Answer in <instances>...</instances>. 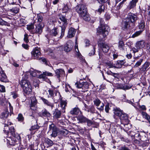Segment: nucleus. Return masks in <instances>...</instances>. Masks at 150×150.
Returning <instances> with one entry per match:
<instances>
[{"label": "nucleus", "mask_w": 150, "mask_h": 150, "mask_svg": "<svg viewBox=\"0 0 150 150\" xmlns=\"http://www.w3.org/2000/svg\"><path fill=\"white\" fill-rule=\"evenodd\" d=\"M28 78L27 75H24L20 84L24 93L29 94L32 92V87L30 82L27 80Z\"/></svg>", "instance_id": "obj_1"}, {"label": "nucleus", "mask_w": 150, "mask_h": 150, "mask_svg": "<svg viewBox=\"0 0 150 150\" xmlns=\"http://www.w3.org/2000/svg\"><path fill=\"white\" fill-rule=\"evenodd\" d=\"M59 17L60 20L58 21L59 26L61 27V35L60 36V38H62L64 35V32L68 24L67 19L62 14H59Z\"/></svg>", "instance_id": "obj_2"}, {"label": "nucleus", "mask_w": 150, "mask_h": 150, "mask_svg": "<svg viewBox=\"0 0 150 150\" xmlns=\"http://www.w3.org/2000/svg\"><path fill=\"white\" fill-rule=\"evenodd\" d=\"M100 23V26L98 28V32L102 34L104 38L108 34V26L104 24L103 19L102 18L99 19Z\"/></svg>", "instance_id": "obj_3"}, {"label": "nucleus", "mask_w": 150, "mask_h": 150, "mask_svg": "<svg viewBox=\"0 0 150 150\" xmlns=\"http://www.w3.org/2000/svg\"><path fill=\"white\" fill-rule=\"evenodd\" d=\"M114 118L116 119L115 122H117V119L119 118L122 121L127 122L128 118L127 114L123 113L122 111L118 109H116L114 112Z\"/></svg>", "instance_id": "obj_4"}, {"label": "nucleus", "mask_w": 150, "mask_h": 150, "mask_svg": "<svg viewBox=\"0 0 150 150\" xmlns=\"http://www.w3.org/2000/svg\"><path fill=\"white\" fill-rule=\"evenodd\" d=\"M76 11L80 16H84L87 12V8L85 5L79 4L76 7Z\"/></svg>", "instance_id": "obj_5"}, {"label": "nucleus", "mask_w": 150, "mask_h": 150, "mask_svg": "<svg viewBox=\"0 0 150 150\" xmlns=\"http://www.w3.org/2000/svg\"><path fill=\"white\" fill-rule=\"evenodd\" d=\"M126 19L129 21L130 23L134 24L137 20L138 17L134 14L129 13H128Z\"/></svg>", "instance_id": "obj_6"}, {"label": "nucleus", "mask_w": 150, "mask_h": 150, "mask_svg": "<svg viewBox=\"0 0 150 150\" xmlns=\"http://www.w3.org/2000/svg\"><path fill=\"white\" fill-rule=\"evenodd\" d=\"M32 57L34 59H39L41 53L40 49L38 47L34 48L31 52Z\"/></svg>", "instance_id": "obj_7"}, {"label": "nucleus", "mask_w": 150, "mask_h": 150, "mask_svg": "<svg viewBox=\"0 0 150 150\" xmlns=\"http://www.w3.org/2000/svg\"><path fill=\"white\" fill-rule=\"evenodd\" d=\"M73 46V42L71 40H69L64 45V51L67 52H70L72 50Z\"/></svg>", "instance_id": "obj_8"}, {"label": "nucleus", "mask_w": 150, "mask_h": 150, "mask_svg": "<svg viewBox=\"0 0 150 150\" xmlns=\"http://www.w3.org/2000/svg\"><path fill=\"white\" fill-rule=\"evenodd\" d=\"M49 129L50 131H52L51 136L52 137H56L57 134L58 129L53 124H52L49 126Z\"/></svg>", "instance_id": "obj_9"}, {"label": "nucleus", "mask_w": 150, "mask_h": 150, "mask_svg": "<svg viewBox=\"0 0 150 150\" xmlns=\"http://www.w3.org/2000/svg\"><path fill=\"white\" fill-rule=\"evenodd\" d=\"M98 45L100 47L104 52H107L110 49L109 46L107 43L100 42Z\"/></svg>", "instance_id": "obj_10"}, {"label": "nucleus", "mask_w": 150, "mask_h": 150, "mask_svg": "<svg viewBox=\"0 0 150 150\" xmlns=\"http://www.w3.org/2000/svg\"><path fill=\"white\" fill-rule=\"evenodd\" d=\"M130 22L126 18L122 21V23L121 27L122 29L123 30L127 29L130 26Z\"/></svg>", "instance_id": "obj_11"}, {"label": "nucleus", "mask_w": 150, "mask_h": 150, "mask_svg": "<svg viewBox=\"0 0 150 150\" xmlns=\"http://www.w3.org/2000/svg\"><path fill=\"white\" fill-rule=\"evenodd\" d=\"M53 114L54 118L58 119L61 117L62 112L60 110L56 109L54 111Z\"/></svg>", "instance_id": "obj_12"}, {"label": "nucleus", "mask_w": 150, "mask_h": 150, "mask_svg": "<svg viewBox=\"0 0 150 150\" xmlns=\"http://www.w3.org/2000/svg\"><path fill=\"white\" fill-rule=\"evenodd\" d=\"M67 100H63L62 98L60 99V106L61 108L62 109L64 110L63 111V112H65V110L67 106Z\"/></svg>", "instance_id": "obj_13"}, {"label": "nucleus", "mask_w": 150, "mask_h": 150, "mask_svg": "<svg viewBox=\"0 0 150 150\" xmlns=\"http://www.w3.org/2000/svg\"><path fill=\"white\" fill-rule=\"evenodd\" d=\"M41 116L42 117L47 118L48 120V118H50L51 115L47 110L45 109L42 110L41 114Z\"/></svg>", "instance_id": "obj_14"}, {"label": "nucleus", "mask_w": 150, "mask_h": 150, "mask_svg": "<svg viewBox=\"0 0 150 150\" xmlns=\"http://www.w3.org/2000/svg\"><path fill=\"white\" fill-rule=\"evenodd\" d=\"M76 32V30L73 28H70L69 30L67 37L69 38H72L75 35Z\"/></svg>", "instance_id": "obj_15"}, {"label": "nucleus", "mask_w": 150, "mask_h": 150, "mask_svg": "<svg viewBox=\"0 0 150 150\" xmlns=\"http://www.w3.org/2000/svg\"><path fill=\"white\" fill-rule=\"evenodd\" d=\"M80 112H81V111L79 108L77 107H76L71 110L70 111V113L72 115H78Z\"/></svg>", "instance_id": "obj_16"}, {"label": "nucleus", "mask_w": 150, "mask_h": 150, "mask_svg": "<svg viewBox=\"0 0 150 150\" xmlns=\"http://www.w3.org/2000/svg\"><path fill=\"white\" fill-rule=\"evenodd\" d=\"M55 72L56 74V76L58 78H59L61 75L64 74V71L62 69H56L55 71Z\"/></svg>", "instance_id": "obj_17"}, {"label": "nucleus", "mask_w": 150, "mask_h": 150, "mask_svg": "<svg viewBox=\"0 0 150 150\" xmlns=\"http://www.w3.org/2000/svg\"><path fill=\"white\" fill-rule=\"evenodd\" d=\"M145 44H146L144 41H140L136 43V47L138 48H143L145 46Z\"/></svg>", "instance_id": "obj_18"}, {"label": "nucleus", "mask_w": 150, "mask_h": 150, "mask_svg": "<svg viewBox=\"0 0 150 150\" xmlns=\"http://www.w3.org/2000/svg\"><path fill=\"white\" fill-rule=\"evenodd\" d=\"M125 63V60H121L117 62L116 64H114V68H121L122 65Z\"/></svg>", "instance_id": "obj_19"}, {"label": "nucleus", "mask_w": 150, "mask_h": 150, "mask_svg": "<svg viewBox=\"0 0 150 150\" xmlns=\"http://www.w3.org/2000/svg\"><path fill=\"white\" fill-rule=\"evenodd\" d=\"M85 109L84 110L88 112H90L91 113H93L94 111L95 108L93 106H89L88 107L86 104H85Z\"/></svg>", "instance_id": "obj_20"}, {"label": "nucleus", "mask_w": 150, "mask_h": 150, "mask_svg": "<svg viewBox=\"0 0 150 150\" xmlns=\"http://www.w3.org/2000/svg\"><path fill=\"white\" fill-rule=\"evenodd\" d=\"M87 118L83 115H81L78 116L77 119L79 123H84L86 122Z\"/></svg>", "instance_id": "obj_21"}, {"label": "nucleus", "mask_w": 150, "mask_h": 150, "mask_svg": "<svg viewBox=\"0 0 150 150\" xmlns=\"http://www.w3.org/2000/svg\"><path fill=\"white\" fill-rule=\"evenodd\" d=\"M138 0H132L129 3V5L128 6V8L130 9L132 8H134L136 6L137 2H138Z\"/></svg>", "instance_id": "obj_22"}, {"label": "nucleus", "mask_w": 150, "mask_h": 150, "mask_svg": "<svg viewBox=\"0 0 150 150\" xmlns=\"http://www.w3.org/2000/svg\"><path fill=\"white\" fill-rule=\"evenodd\" d=\"M41 99L45 104L46 105L50 107L52 109L54 107V105L53 103H50L47 99L43 98H42Z\"/></svg>", "instance_id": "obj_23"}, {"label": "nucleus", "mask_w": 150, "mask_h": 150, "mask_svg": "<svg viewBox=\"0 0 150 150\" xmlns=\"http://www.w3.org/2000/svg\"><path fill=\"white\" fill-rule=\"evenodd\" d=\"M31 103L30 104V108L32 109V108L33 107L35 106L37 104V101L36 99V98L35 96H33L31 97Z\"/></svg>", "instance_id": "obj_24"}, {"label": "nucleus", "mask_w": 150, "mask_h": 150, "mask_svg": "<svg viewBox=\"0 0 150 150\" xmlns=\"http://www.w3.org/2000/svg\"><path fill=\"white\" fill-rule=\"evenodd\" d=\"M19 6H17L12 9H10L9 11L13 13H17L19 12Z\"/></svg>", "instance_id": "obj_25"}, {"label": "nucleus", "mask_w": 150, "mask_h": 150, "mask_svg": "<svg viewBox=\"0 0 150 150\" xmlns=\"http://www.w3.org/2000/svg\"><path fill=\"white\" fill-rule=\"evenodd\" d=\"M1 81L2 82H6L7 81V77L3 71L1 72Z\"/></svg>", "instance_id": "obj_26"}, {"label": "nucleus", "mask_w": 150, "mask_h": 150, "mask_svg": "<svg viewBox=\"0 0 150 150\" xmlns=\"http://www.w3.org/2000/svg\"><path fill=\"white\" fill-rule=\"evenodd\" d=\"M9 112L7 108H5L1 114V117L4 119L6 118L9 115Z\"/></svg>", "instance_id": "obj_27"}, {"label": "nucleus", "mask_w": 150, "mask_h": 150, "mask_svg": "<svg viewBox=\"0 0 150 150\" xmlns=\"http://www.w3.org/2000/svg\"><path fill=\"white\" fill-rule=\"evenodd\" d=\"M58 29L57 28H54L52 29L50 32V34L53 36H57L58 35Z\"/></svg>", "instance_id": "obj_28"}, {"label": "nucleus", "mask_w": 150, "mask_h": 150, "mask_svg": "<svg viewBox=\"0 0 150 150\" xmlns=\"http://www.w3.org/2000/svg\"><path fill=\"white\" fill-rule=\"evenodd\" d=\"M150 63L148 62H146L142 66V71L143 72L147 70V68L149 66Z\"/></svg>", "instance_id": "obj_29"}, {"label": "nucleus", "mask_w": 150, "mask_h": 150, "mask_svg": "<svg viewBox=\"0 0 150 150\" xmlns=\"http://www.w3.org/2000/svg\"><path fill=\"white\" fill-rule=\"evenodd\" d=\"M48 91L49 95L50 96V97H52V98H54V93L55 94V95H56L57 93V90H53L50 89L48 90Z\"/></svg>", "instance_id": "obj_30"}, {"label": "nucleus", "mask_w": 150, "mask_h": 150, "mask_svg": "<svg viewBox=\"0 0 150 150\" xmlns=\"http://www.w3.org/2000/svg\"><path fill=\"white\" fill-rule=\"evenodd\" d=\"M42 31V25L39 24L38 25L36 28V32L38 34H40Z\"/></svg>", "instance_id": "obj_31"}, {"label": "nucleus", "mask_w": 150, "mask_h": 150, "mask_svg": "<svg viewBox=\"0 0 150 150\" xmlns=\"http://www.w3.org/2000/svg\"><path fill=\"white\" fill-rule=\"evenodd\" d=\"M40 72L36 70H34L33 71H30V74L33 77H35L37 76V74H39Z\"/></svg>", "instance_id": "obj_32"}, {"label": "nucleus", "mask_w": 150, "mask_h": 150, "mask_svg": "<svg viewBox=\"0 0 150 150\" xmlns=\"http://www.w3.org/2000/svg\"><path fill=\"white\" fill-rule=\"evenodd\" d=\"M15 131L14 127H11L9 128V131L7 132V135L10 133L13 136L15 134Z\"/></svg>", "instance_id": "obj_33"}, {"label": "nucleus", "mask_w": 150, "mask_h": 150, "mask_svg": "<svg viewBox=\"0 0 150 150\" xmlns=\"http://www.w3.org/2000/svg\"><path fill=\"white\" fill-rule=\"evenodd\" d=\"M62 10L64 13H67L70 11H71L70 7H69L67 4L64 5Z\"/></svg>", "instance_id": "obj_34"}, {"label": "nucleus", "mask_w": 150, "mask_h": 150, "mask_svg": "<svg viewBox=\"0 0 150 150\" xmlns=\"http://www.w3.org/2000/svg\"><path fill=\"white\" fill-rule=\"evenodd\" d=\"M141 114L143 118L146 119L147 120H150V117L146 112H142Z\"/></svg>", "instance_id": "obj_35"}, {"label": "nucleus", "mask_w": 150, "mask_h": 150, "mask_svg": "<svg viewBox=\"0 0 150 150\" xmlns=\"http://www.w3.org/2000/svg\"><path fill=\"white\" fill-rule=\"evenodd\" d=\"M145 27V23L144 21L142 20L139 23V28L140 29H143Z\"/></svg>", "instance_id": "obj_36"}, {"label": "nucleus", "mask_w": 150, "mask_h": 150, "mask_svg": "<svg viewBox=\"0 0 150 150\" xmlns=\"http://www.w3.org/2000/svg\"><path fill=\"white\" fill-rule=\"evenodd\" d=\"M119 87H118V88L120 89H123V90H125L127 89H129L130 88L128 86H123L121 85H119Z\"/></svg>", "instance_id": "obj_37"}, {"label": "nucleus", "mask_w": 150, "mask_h": 150, "mask_svg": "<svg viewBox=\"0 0 150 150\" xmlns=\"http://www.w3.org/2000/svg\"><path fill=\"white\" fill-rule=\"evenodd\" d=\"M60 132L61 135L64 136L67 135L68 133V131L66 129H63L60 130Z\"/></svg>", "instance_id": "obj_38"}, {"label": "nucleus", "mask_w": 150, "mask_h": 150, "mask_svg": "<svg viewBox=\"0 0 150 150\" xmlns=\"http://www.w3.org/2000/svg\"><path fill=\"white\" fill-rule=\"evenodd\" d=\"M94 104L97 106H98L101 103V101L98 98H96L93 101Z\"/></svg>", "instance_id": "obj_39"}, {"label": "nucleus", "mask_w": 150, "mask_h": 150, "mask_svg": "<svg viewBox=\"0 0 150 150\" xmlns=\"http://www.w3.org/2000/svg\"><path fill=\"white\" fill-rule=\"evenodd\" d=\"M106 66L107 67H108L109 68H114V64H113L112 63L109 62L106 63Z\"/></svg>", "instance_id": "obj_40"}, {"label": "nucleus", "mask_w": 150, "mask_h": 150, "mask_svg": "<svg viewBox=\"0 0 150 150\" xmlns=\"http://www.w3.org/2000/svg\"><path fill=\"white\" fill-rule=\"evenodd\" d=\"M143 59H140L138 61H137L135 65H134V67H137L141 65L142 63L143 62Z\"/></svg>", "instance_id": "obj_41"}, {"label": "nucleus", "mask_w": 150, "mask_h": 150, "mask_svg": "<svg viewBox=\"0 0 150 150\" xmlns=\"http://www.w3.org/2000/svg\"><path fill=\"white\" fill-rule=\"evenodd\" d=\"M88 83L87 82H83L82 88L87 89L88 88Z\"/></svg>", "instance_id": "obj_42"}, {"label": "nucleus", "mask_w": 150, "mask_h": 150, "mask_svg": "<svg viewBox=\"0 0 150 150\" xmlns=\"http://www.w3.org/2000/svg\"><path fill=\"white\" fill-rule=\"evenodd\" d=\"M39 126L37 125H35L32 126L29 130L30 131L35 130L36 129H38L39 128Z\"/></svg>", "instance_id": "obj_43"}, {"label": "nucleus", "mask_w": 150, "mask_h": 150, "mask_svg": "<svg viewBox=\"0 0 150 150\" xmlns=\"http://www.w3.org/2000/svg\"><path fill=\"white\" fill-rule=\"evenodd\" d=\"M83 18V19L85 21H88L90 20V18L88 16L87 14V12L86 13L85 15L84 16H80Z\"/></svg>", "instance_id": "obj_44"}, {"label": "nucleus", "mask_w": 150, "mask_h": 150, "mask_svg": "<svg viewBox=\"0 0 150 150\" xmlns=\"http://www.w3.org/2000/svg\"><path fill=\"white\" fill-rule=\"evenodd\" d=\"M142 31L140 30L136 32L134 34H133L132 35V37L134 38L138 36L141 34V33H142Z\"/></svg>", "instance_id": "obj_45"}, {"label": "nucleus", "mask_w": 150, "mask_h": 150, "mask_svg": "<svg viewBox=\"0 0 150 150\" xmlns=\"http://www.w3.org/2000/svg\"><path fill=\"white\" fill-rule=\"evenodd\" d=\"M86 122L87 123V125L89 127L91 126L93 124V122L88 118H87Z\"/></svg>", "instance_id": "obj_46"}, {"label": "nucleus", "mask_w": 150, "mask_h": 150, "mask_svg": "<svg viewBox=\"0 0 150 150\" xmlns=\"http://www.w3.org/2000/svg\"><path fill=\"white\" fill-rule=\"evenodd\" d=\"M124 44L123 41H120L119 42L118 47L120 49H123Z\"/></svg>", "instance_id": "obj_47"}, {"label": "nucleus", "mask_w": 150, "mask_h": 150, "mask_svg": "<svg viewBox=\"0 0 150 150\" xmlns=\"http://www.w3.org/2000/svg\"><path fill=\"white\" fill-rule=\"evenodd\" d=\"M77 57L81 61L83 62H85V59L80 53H78L77 54Z\"/></svg>", "instance_id": "obj_48"}, {"label": "nucleus", "mask_w": 150, "mask_h": 150, "mask_svg": "<svg viewBox=\"0 0 150 150\" xmlns=\"http://www.w3.org/2000/svg\"><path fill=\"white\" fill-rule=\"evenodd\" d=\"M104 11V6L103 5H101L100 6L99 8L98 9V11L100 13Z\"/></svg>", "instance_id": "obj_49"}, {"label": "nucleus", "mask_w": 150, "mask_h": 150, "mask_svg": "<svg viewBox=\"0 0 150 150\" xmlns=\"http://www.w3.org/2000/svg\"><path fill=\"white\" fill-rule=\"evenodd\" d=\"M46 143L49 146H52L53 145V142L51 140L47 139L46 140Z\"/></svg>", "instance_id": "obj_50"}, {"label": "nucleus", "mask_w": 150, "mask_h": 150, "mask_svg": "<svg viewBox=\"0 0 150 150\" xmlns=\"http://www.w3.org/2000/svg\"><path fill=\"white\" fill-rule=\"evenodd\" d=\"M75 85L77 88H82L83 86V82L82 83L78 82H76L75 83Z\"/></svg>", "instance_id": "obj_51"}, {"label": "nucleus", "mask_w": 150, "mask_h": 150, "mask_svg": "<svg viewBox=\"0 0 150 150\" xmlns=\"http://www.w3.org/2000/svg\"><path fill=\"white\" fill-rule=\"evenodd\" d=\"M0 16L1 18H7L8 19H9V18L8 17L7 15V14H5V13H0Z\"/></svg>", "instance_id": "obj_52"}, {"label": "nucleus", "mask_w": 150, "mask_h": 150, "mask_svg": "<svg viewBox=\"0 0 150 150\" xmlns=\"http://www.w3.org/2000/svg\"><path fill=\"white\" fill-rule=\"evenodd\" d=\"M24 40L27 43L29 42L28 38V35L25 34L24 35Z\"/></svg>", "instance_id": "obj_53"}, {"label": "nucleus", "mask_w": 150, "mask_h": 150, "mask_svg": "<svg viewBox=\"0 0 150 150\" xmlns=\"http://www.w3.org/2000/svg\"><path fill=\"white\" fill-rule=\"evenodd\" d=\"M17 118L18 121H22L23 120L24 118L21 114H19L18 115Z\"/></svg>", "instance_id": "obj_54"}, {"label": "nucleus", "mask_w": 150, "mask_h": 150, "mask_svg": "<svg viewBox=\"0 0 150 150\" xmlns=\"http://www.w3.org/2000/svg\"><path fill=\"white\" fill-rule=\"evenodd\" d=\"M95 52V48L93 47V49L92 51L89 53V54L90 56H92L94 54Z\"/></svg>", "instance_id": "obj_55"}, {"label": "nucleus", "mask_w": 150, "mask_h": 150, "mask_svg": "<svg viewBox=\"0 0 150 150\" xmlns=\"http://www.w3.org/2000/svg\"><path fill=\"white\" fill-rule=\"evenodd\" d=\"M0 91L2 92H4L5 91V87L0 84Z\"/></svg>", "instance_id": "obj_56"}, {"label": "nucleus", "mask_w": 150, "mask_h": 150, "mask_svg": "<svg viewBox=\"0 0 150 150\" xmlns=\"http://www.w3.org/2000/svg\"><path fill=\"white\" fill-rule=\"evenodd\" d=\"M44 74L46 76H53V74L51 73L46 71L44 72Z\"/></svg>", "instance_id": "obj_57"}, {"label": "nucleus", "mask_w": 150, "mask_h": 150, "mask_svg": "<svg viewBox=\"0 0 150 150\" xmlns=\"http://www.w3.org/2000/svg\"><path fill=\"white\" fill-rule=\"evenodd\" d=\"M146 50L148 52H150V43H147L146 44Z\"/></svg>", "instance_id": "obj_58"}, {"label": "nucleus", "mask_w": 150, "mask_h": 150, "mask_svg": "<svg viewBox=\"0 0 150 150\" xmlns=\"http://www.w3.org/2000/svg\"><path fill=\"white\" fill-rule=\"evenodd\" d=\"M39 77L40 78H42L44 80L47 79L46 75L44 74V72L42 74L40 75Z\"/></svg>", "instance_id": "obj_59"}, {"label": "nucleus", "mask_w": 150, "mask_h": 150, "mask_svg": "<svg viewBox=\"0 0 150 150\" xmlns=\"http://www.w3.org/2000/svg\"><path fill=\"white\" fill-rule=\"evenodd\" d=\"M138 106L139 108L142 110H146V108L144 105H139Z\"/></svg>", "instance_id": "obj_60"}, {"label": "nucleus", "mask_w": 150, "mask_h": 150, "mask_svg": "<svg viewBox=\"0 0 150 150\" xmlns=\"http://www.w3.org/2000/svg\"><path fill=\"white\" fill-rule=\"evenodd\" d=\"M43 20V17L40 15H38V22H41Z\"/></svg>", "instance_id": "obj_61"}, {"label": "nucleus", "mask_w": 150, "mask_h": 150, "mask_svg": "<svg viewBox=\"0 0 150 150\" xmlns=\"http://www.w3.org/2000/svg\"><path fill=\"white\" fill-rule=\"evenodd\" d=\"M112 12L116 14V16H117L118 14H119V10H117L114 8L112 9Z\"/></svg>", "instance_id": "obj_62"}, {"label": "nucleus", "mask_w": 150, "mask_h": 150, "mask_svg": "<svg viewBox=\"0 0 150 150\" xmlns=\"http://www.w3.org/2000/svg\"><path fill=\"white\" fill-rule=\"evenodd\" d=\"M34 27L33 24L28 25L27 26V29L29 30L33 29Z\"/></svg>", "instance_id": "obj_63"}, {"label": "nucleus", "mask_w": 150, "mask_h": 150, "mask_svg": "<svg viewBox=\"0 0 150 150\" xmlns=\"http://www.w3.org/2000/svg\"><path fill=\"white\" fill-rule=\"evenodd\" d=\"M105 17L106 19L108 20L110 18V15L108 13H106L105 15Z\"/></svg>", "instance_id": "obj_64"}]
</instances>
